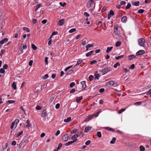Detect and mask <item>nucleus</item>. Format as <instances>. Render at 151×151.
Returning a JSON list of instances; mask_svg holds the SVG:
<instances>
[{
  "instance_id": "1",
  "label": "nucleus",
  "mask_w": 151,
  "mask_h": 151,
  "mask_svg": "<svg viewBox=\"0 0 151 151\" xmlns=\"http://www.w3.org/2000/svg\"><path fill=\"white\" fill-rule=\"evenodd\" d=\"M145 40L143 38H142L139 40L138 42L139 44L141 46H144Z\"/></svg>"
},
{
  "instance_id": "2",
  "label": "nucleus",
  "mask_w": 151,
  "mask_h": 151,
  "mask_svg": "<svg viewBox=\"0 0 151 151\" xmlns=\"http://www.w3.org/2000/svg\"><path fill=\"white\" fill-rule=\"evenodd\" d=\"M110 68H105L103 70L102 72L103 73V75H104L106 73L108 72H109L110 71Z\"/></svg>"
},
{
  "instance_id": "3",
  "label": "nucleus",
  "mask_w": 151,
  "mask_h": 151,
  "mask_svg": "<svg viewBox=\"0 0 151 151\" xmlns=\"http://www.w3.org/2000/svg\"><path fill=\"white\" fill-rule=\"evenodd\" d=\"M65 21L64 19H62L59 20L57 23L58 25L59 26H62L64 24Z\"/></svg>"
},
{
  "instance_id": "4",
  "label": "nucleus",
  "mask_w": 151,
  "mask_h": 151,
  "mask_svg": "<svg viewBox=\"0 0 151 151\" xmlns=\"http://www.w3.org/2000/svg\"><path fill=\"white\" fill-rule=\"evenodd\" d=\"M69 139V136L68 134H65L62 137V139L65 142L67 141Z\"/></svg>"
},
{
  "instance_id": "5",
  "label": "nucleus",
  "mask_w": 151,
  "mask_h": 151,
  "mask_svg": "<svg viewBox=\"0 0 151 151\" xmlns=\"http://www.w3.org/2000/svg\"><path fill=\"white\" fill-rule=\"evenodd\" d=\"M145 53V51L143 50H140L138 51L136 53V55L137 56L143 54Z\"/></svg>"
},
{
  "instance_id": "6",
  "label": "nucleus",
  "mask_w": 151,
  "mask_h": 151,
  "mask_svg": "<svg viewBox=\"0 0 151 151\" xmlns=\"http://www.w3.org/2000/svg\"><path fill=\"white\" fill-rule=\"evenodd\" d=\"M81 84L82 86L83 89H84L86 88V81H83L81 82Z\"/></svg>"
},
{
  "instance_id": "7",
  "label": "nucleus",
  "mask_w": 151,
  "mask_h": 151,
  "mask_svg": "<svg viewBox=\"0 0 151 151\" xmlns=\"http://www.w3.org/2000/svg\"><path fill=\"white\" fill-rule=\"evenodd\" d=\"M78 137L77 134H75L72 137L71 139L73 140V141H74V142L77 140V138Z\"/></svg>"
},
{
  "instance_id": "8",
  "label": "nucleus",
  "mask_w": 151,
  "mask_h": 151,
  "mask_svg": "<svg viewBox=\"0 0 151 151\" xmlns=\"http://www.w3.org/2000/svg\"><path fill=\"white\" fill-rule=\"evenodd\" d=\"M93 117V115H89L87 117L86 119L84 120V121L88 122L92 119Z\"/></svg>"
},
{
  "instance_id": "9",
  "label": "nucleus",
  "mask_w": 151,
  "mask_h": 151,
  "mask_svg": "<svg viewBox=\"0 0 151 151\" xmlns=\"http://www.w3.org/2000/svg\"><path fill=\"white\" fill-rule=\"evenodd\" d=\"M17 124H15V122H13L12 123L11 126V128L13 130L16 127H17Z\"/></svg>"
},
{
  "instance_id": "10",
  "label": "nucleus",
  "mask_w": 151,
  "mask_h": 151,
  "mask_svg": "<svg viewBox=\"0 0 151 151\" xmlns=\"http://www.w3.org/2000/svg\"><path fill=\"white\" fill-rule=\"evenodd\" d=\"M114 32L116 35H118L119 34V33L118 32V28L117 27H115L114 29Z\"/></svg>"
},
{
  "instance_id": "11",
  "label": "nucleus",
  "mask_w": 151,
  "mask_h": 151,
  "mask_svg": "<svg viewBox=\"0 0 151 151\" xmlns=\"http://www.w3.org/2000/svg\"><path fill=\"white\" fill-rule=\"evenodd\" d=\"M93 44H88L86 46V51L88 50V48L90 47H93Z\"/></svg>"
},
{
  "instance_id": "12",
  "label": "nucleus",
  "mask_w": 151,
  "mask_h": 151,
  "mask_svg": "<svg viewBox=\"0 0 151 151\" xmlns=\"http://www.w3.org/2000/svg\"><path fill=\"white\" fill-rule=\"evenodd\" d=\"M93 0H90L88 2L86 5V6L87 8L90 7L91 5V4L92 3Z\"/></svg>"
},
{
  "instance_id": "13",
  "label": "nucleus",
  "mask_w": 151,
  "mask_h": 151,
  "mask_svg": "<svg viewBox=\"0 0 151 151\" xmlns=\"http://www.w3.org/2000/svg\"><path fill=\"white\" fill-rule=\"evenodd\" d=\"M8 40V39L5 38L0 41V43L1 44H3L4 43L6 42Z\"/></svg>"
},
{
  "instance_id": "14",
  "label": "nucleus",
  "mask_w": 151,
  "mask_h": 151,
  "mask_svg": "<svg viewBox=\"0 0 151 151\" xmlns=\"http://www.w3.org/2000/svg\"><path fill=\"white\" fill-rule=\"evenodd\" d=\"M127 18L126 16H124L121 19V21L123 22H126L127 21Z\"/></svg>"
},
{
  "instance_id": "15",
  "label": "nucleus",
  "mask_w": 151,
  "mask_h": 151,
  "mask_svg": "<svg viewBox=\"0 0 151 151\" xmlns=\"http://www.w3.org/2000/svg\"><path fill=\"white\" fill-rule=\"evenodd\" d=\"M113 47L112 46L110 47H108L107 48V49L106 50V52L107 53H109L110 51L112 50V49L113 48Z\"/></svg>"
},
{
  "instance_id": "16",
  "label": "nucleus",
  "mask_w": 151,
  "mask_h": 151,
  "mask_svg": "<svg viewBox=\"0 0 151 151\" xmlns=\"http://www.w3.org/2000/svg\"><path fill=\"white\" fill-rule=\"evenodd\" d=\"M114 82L113 81H110L108 83V85L109 86H111L114 85Z\"/></svg>"
},
{
  "instance_id": "17",
  "label": "nucleus",
  "mask_w": 151,
  "mask_h": 151,
  "mask_svg": "<svg viewBox=\"0 0 151 151\" xmlns=\"http://www.w3.org/2000/svg\"><path fill=\"white\" fill-rule=\"evenodd\" d=\"M100 76V74L99 73H98V72H97V73L95 74V79H96L98 80L99 79Z\"/></svg>"
},
{
  "instance_id": "18",
  "label": "nucleus",
  "mask_w": 151,
  "mask_h": 151,
  "mask_svg": "<svg viewBox=\"0 0 151 151\" xmlns=\"http://www.w3.org/2000/svg\"><path fill=\"white\" fill-rule=\"evenodd\" d=\"M91 127L87 126L85 128V132H88L90 131L91 129Z\"/></svg>"
},
{
  "instance_id": "19",
  "label": "nucleus",
  "mask_w": 151,
  "mask_h": 151,
  "mask_svg": "<svg viewBox=\"0 0 151 151\" xmlns=\"http://www.w3.org/2000/svg\"><path fill=\"white\" fill-rule=\"evenodd\" d=\"M47 114V112L46 110H44L42 112V117H45Z\"/></svg>"
},
{
  "instance_id": "20",
  "label": "nucleus",
  "mask_w": 151,
  "mask_h": 151,
  "mask_svg": "<svg viewBox=\"0 0 151 151\" xmlns=\"http://www.w3.org/2000/svg\"><path fill=\"white\" fill-rule=\"evenodd\" d=\"M12 86L14 90H16L17 89L16 83L15 82H13L12 84Z\"/></svg>"
},
{
  "instance_id": "21",
  "label": "nucleus",
  "mask_w": 151,
  "mask_h": 151,
  "mask_svg": "<svg viewBox=\"0 0 151 151\" xmlns=\"http://www.w3.org/2000/svg\"><path fill=\"white\" fill-rule=\"evenodd\" d=\"M139 1H136V2H132V5H133L134 6H139Z\"/></svg>"
},
{
  "instance_id": "22",
  "label": "nucleus",
  "mask_w": 151,
  "mask_h": 151,
  "mask_svg": "<svg viewBox=\"0 0 151 151\" xmlns=\"http://www.w3.org/2000/svg\"><path fill=\"white\" fill-rule=\"evenodd\" d=\"M94 52L93 51H91L89 52H88L86 54V56L87 57L91 55L92 53H93Z\"/></svg>"
},
{
  "instance_id": "23",
  "label": "nucleus",
  "mask_w": 151,
  "mask_h": 151,
  "mask_svg": "<svg viewBox=\"0 0 151 151\" xmlns=\"http://www.w3.org/2000/svg\"><path fill=\"white\" fill-rule=\"evenodd\" d=\"M135 57V56L134 55H132L128 56V59L129 60H131Z\"/></svg>"
},
{
  "instance_id": "24",
  "label": "nucleus",
  "mask_w": 151,
  "mask_h": 151,
  "mask_svg": "<svg viewBox=\"0 0 151 151\" xmlns=\"http://www.w3.org/2000/svg\"><path fill=\"white\" fill-rule=\"evenodd\" d=\"M74 143V141H71L69 142L66 143L65 144V145L66 146H68Z\"/></svg>"
},
{
  "instance_id": "25",
  "label": "nucleus",
  "mask_w": 151,
  "mask_h": 151,
  "mask_svg": "<svg viewBox=\"0 0 151 151\" xmlns=\"http://www.w3.org/2000/svg\"><path fill=\"white\" fill-rule=\"evenodd\" d=\"M83 99V96H81L80 97H77L76 99V101L77 102H78L79 101Z\"/></svg>"
},
{
  "instance_id": "26",
  "label": "nucleus",
  "mask_w": 151,
  "mask_h": 151,
  "mask_svg": "<svg viewBox=\"0 0 151 151\" xmlns=\"http://www.w3.org/2000/svg\"><path fill=\"white\" fill-rule=\"evenodd\" d=\"M8 144L7 143H5L2 146V148L3 150L6 149L7 147Z\"/></svg>"
},
{
  "instance_id": "27",
  "label": "nucleus",
  "mask_w": 151,
  "mask_h": 151,
  "mask_svg": "<svg viewBox=\"0 0 151 151\" xmlns=\"http://www.w3.org/2000/svg\"><path fill=\"white\" fill-rule=\"evenodd\" d=\"M121 43L120 41H118L115 44V46L116 47H119L120 46Z\"/></svg>"
},
{
  "instance_id": "28",
  "label": "nucleus",
  "mask_w": 151,
  "mask_h": 151,
  "mask_svg": "<svg viewBox=\"0 0 151 151\" xmlns=\"http://www.w3.org/2000/svg\"><path fill=\"white\" fill-rule=\"evenodd\" d=\"M71 118L70 117H68L67 119L64 120V122H68L71 121Z\"/></svg>"
},
{
  "instance_id": "29",
  "label": "nucleus",
  "mask_w": 151,
  "mask_h": 151,
  "mask_svg": "<svg viewBox=\"0 0 151 151\" xmlns=\"http://www.w3.org/2000/svg\"><path fill=\"white\" fill-rule=\"evenodd\" d=\"M26 123L27 124L26 125V128H28L30 126V121L29 120H27L26 121Z\"/></svg>"
},
{
  "instance_id": "30",
  "label": "nucleus",
  "mask_w": 151,
  "mask_h": 151,
  "mask_svg": "<svg viewBox=\"0 0 151 151\" xmlns=\"http://www.w3.org/2000/svg\"><path fill=\"white\" fill-rule=\"evenodd\" d=\"M101 110H100L99 111L97 112L96 114H93V116H95V117H97L100 113L101 112Z\"/></svg>"
},
{
  "instance_id": "31",
  "label": "nucleus",
  "mask_w": 151,
  "mask_h": 151,
  "mask_svg": "<svg viewBox=\"0 0 151 151\" xmlns=\"http://www.w3.org/2000/svg\"><path fill=\"white\" fill-rule=\"evenodd\" d=\"M76 31V28H72L70 29L69 31L68 32L70 33H72L74 32H75Z\"/></svg>"
},
{
  "instance_id": "32",
  "label": "nucleus",
  "mask_w": 151,
  "mask_h": 151,
  "mask_svg": "<svg viewBox=\"0 0 151 151\" xmlns=\"http://www.w3.org/2000/svg\"><path fill=\"white\" fill-rule=\"evenodd\" d=\"M83 60H78L77 62V63L74 66L75 67L77 65H78L80 64H81L83 62Z\"/></svg>"
},
{
  "instance_id": "33",
  "label": "nucleus",
  "mask_w": 151,
  "mask_h": 151,
  "mask_svg": "<svg viewBox=\"0 0 151 151\" xmlns=\"http://www.w3.org/2000/svg\"><path fill=\"white\" fill-rule=\"evenodd\" d=\"M116 138L115 137L113 138L112 140L110 141V143L111 144H113L115 142Z\"/></svg>"
},
{
  "instance_id": "34",
  "label": "nucleus",
  "mask_w": 151,
  "mask_h": 151,
  "mask_svg": "<svg viewBox=\"0 0 151 151\" xmlns=\"http://www.w3.org/2000/svg\"><path fill=\"white\" fill-rule=\"evenodd\" d=\"M47 86V85H46L45 84L43 85H42L41 86V90H42L45 89V88H46Z\"/></svg>"
},
{
  "instance_id": "35",
  "label": "nucleus",
  "mask_w": 151,
  "mask_h": 151,
  "mask_svg": "<svg viewBox=\"0 0 151 151\" xmlns=\"http://www.w3.org/2000/svg\"><path fill=\"white\" fill-rule=\"evenodd\" d=\"M31 45L32 48L33 50H35L37 49V47L34 44H32Z\"/></svg>"
},
{
  "instance_id": "36",
  "label": "nucleus",
  "mask_w": 151,
  "mask_h": 151,
  "mask_svg": "<svg viewBox=\"0 0 151 151\" xmlns=\"http://www.w3.org/2000/svg\"><path fill=\"white\" fill-rule=\"evenodd\" d=\"M140 151H144L145 150V147L142 145H141L139 147Z\"/></svg>"
},
{
  "instance_id": "37",
  "label": "nucleus",
  "mask_w": 151,
  "mask_h": 151,
  "mask_svg": "<svg viewBox=\"0 0 151 151\" xmlns=\"http://www.w3.org/2000/svg\"><path fill=\"white\" fill-rule=\"evenodd\" d=\"M108 14L111 16H113L114 15V12L112 10H111Z\"/></svg>"
},
{
  "instance_id": "38",
  "label": "nucleus",
  "mask_w": 151,
  "mask_h": 151,
  "mask_svg": "<svg viewBox=\"0 0 151 151\" xmlns=\"http://www.w3.org/2000/svg\"><path fill=\"white\" fill-rule=\"evenodd\" d=\"M97 134L99 138H101V134L100 132H98Z\"/></svg>"
},
{
  "instance_id": "39",
  "label": "nucleus",
  "mask_w": 151,
  "mask_h": 151,
  "mask_svg": "<svg viewBox=\"0 0 151 151\" xmlns=\"http://www.w3.org/2000/svg\"><path fill=\"white\" fill-rule=\"evenodd\" d=\"M25 142V141H23V140H22L20 143L19 144V148H21V146H22V144L24 143V142Z\"/></svg>"
},
{
  "instance_id": "40",
  "label": "nucleus",
  "mask_w": 151,
  "mask_h": 151,
  "mask_svg": "<svg viewBox=\"0 0 151 151\" xmlns=\"http://www.w3.org/2000/svg\"><path fill=\"white\" fill-rule=\"evenodd\" d=\"M120 65V64L119 63H116L114 64V68H116L117 66H119Z\"/></svg>"
},
{
  "instance_id": "41",
  "label": "nucleus",
  "mask_w": 151,
  "mask_h": 151,
  "mask_svg": "<svg viewBox=\"0 0 151 151\" xmlns=\"http://www.w3.org/2000/svg\"><path fill=\"white\" fill-rule=\"evenodd\" d=\"M23 29L24 30H26L27 32H29L30 31L29 29L27 27H23Z\"/></svg>"
},
{
  "instance_id": "42",
  "label": "nucleus",
  "mask_w": 151,
  "mask_h": 151,
  "mask_svg": "<svg viewBox=\"0 0 151 151\" xmlns=\"http://www.w3.org/2000/svg\"><path fill=\"white\" fill-rule=\"evenodd\" d=\"M76 85V83L74 82H72V83H71L70 84V88H72L73 87V86H75Z\"/></svg>"
},
{
  "instance_id": "43",
  "label": "nucleus",
  "mask_w": 151,
  "mask_h": 151,
  "mask_svg": "<svg viewBox=\"0 0 151 151\" xmlns=\"http://www.w3.org/2000/svg\"><path fill=\"white\" fill-rule=\"evenodd\" d=\"M94 77L92 75H90L89 77V79L90 81H91L93 79Z\"/></svg>"
},
{
  "instance_id": "44",
  "label": "nucleus",
  "mask_w": 151,
  "mask_h": 151,
  "mask_svg": "<svg viewBox=\"0 0 151 151\" xmlns=\"http://www.w3.org/2000/svg\"><path fill=\"white\" fill-rule=\"evenodd\" d=\"M125 109L124 108H123L120 110L118 112V114H121L123 111H125Z\"/></svg>"
},
{
  "instance_id": "45",
  "label": "nucleus",
  "mask_w": 151,
  "mask_h": 151,
  "mask_svg": "<svg viewBox=\"0 0 151 151\" xmlns=\"http://www.w3.org/2000/svg\"><path fill=\"white\" fill-rule=\"evenodd\" d=\"M124 56L123 55H121L119 56H118L116 57L115 59L117 60H119L120 58H123L124 57Z\"/></svg>"
},
{
  "instance_id": "46",
  "label": "nucleus",
  "mask_w": 151,
  "mask_h": 151,
  "mask_svg": "<svg viewBox=\"0 0 151 151\" xmlns=\"http://www.w3.org/2000/svg\"><path fill=\"white\" fill-rule=\"evenodd\" d=\"M42 6V4H40L38 5H37L36 6V8L35 9V11H37L38 9H39L40 7Z\"/></svg>"
},
{
  "instance_id": "47",
  "label": "nucleus",
  "mask_w": 151,
  "mask_h": 151,
  "mask_svg": "<svg viewBox=\"0 0 151 151\" xmlns=\"http://www.w3.org/2000/svg\"><path fill=\"white\" fill-rule=\"evenodd\" d=\"M48 58L47 57H46L45 58V64L46 65H47L48 63Z\"/></svg>"
},
{
  "instance_id": "48",
  "label": "nucleus",
  "mask_w": 151,
  "mask_h": 151,
  "mask_svg": "<svg viewBox=\"0 0 151 151\" xmlns=\"http://www.w3.org/2000/svg\"><path fill=\"white\" fill-rule=\"evenodd\" d=\"M72 66H73V65H71V66H68L64 70L65 71H66L68 70L71 67H72Z\"/></svg>"
},
{
  "instance_id": "49",
  "label": "nucleus",
  "mask_w": 151,
  "mask_h": 151,
  "mask_svg": "<svg viewBox=\"0 0 151 151\" xmlns=\"http://www.w3.org/2000/svg\"><path fill=\"white\" fill-rule=\"evenodd\" d=\"M105 129L111 131H114V129H113L111 128H109V127H106L105 128Z\"/></svg>"
},
{
  "instance_id": "50",
  "label": "nucleus",
  "mask_w": 151,
  "mask_h": 151,
  "mask_svg": "<svg viewBox=\"0 0 151 151\" xmlns=\"http://www.w3.org/2000/svg\"><path fill=\"white\" fill-rule=\"evenodd\" d=\"M144 11L143 9H140L138 10V12L139 13L141 14Z\"/></svg>"
},
{
  "instance_id": "51",
  "label": "nucleus",
  "mask_w": 151,
  "mask_h": 151,
  "mask_svg": "<svg viewBox=\"0 0 151 151\" xmlns=\"http://www.w3.org/2000/svg\"><path fill=\"white\" fill-rule=\"evenodd\" d=\"M23 133V131H21L20 132L18 133L16 135V137H18L19 136L21 135Z\"/></svg>"
},
{
  "instance_id": "52",
  "label": "nucleus",
  "mask_w": 151,
  "mask_h": 151,
  "mask_svg": "<svg viewBox=\"0 0 151 151\" xmlns=\"http://www.w3.org/2000/svg\"><path fill=\"white\" fill-rule=\"evenodd\" d=\"M135 66L134 64H132L131 66L129 67V69H133L134 68Z\"/></svg>"
},
{
  "instance_id": "53",
  "label": "nucleus",
  "mask_w": 151,
  "mask_h": 151,
  "mask_svg": "<svg viewBox=\"0 0 151 151\" xmlns=\"http://www.w3.org/2000/svg\"><path fill=\"white\" fill-rule=\"evenodd\" d=\"M59 4L62 6L64 7L66 5V4L65 3H64L63 4L61 2H60L59 3Z\"/></svg>"
},
{
  "instance_id": "54",
  "label": "nucleus",
  "mask_w": 151,
  "mask_h": 151,
  "mask_svg": "<svg viewBox=\"0 0 151 151\" xmlns=\"http://www.w3.org/2000/svg\"><path fill=\"white\" fill-rule=\"evenodd\" d=\"M7 102L9 104L13 103L15 102V101L14 100H8Z\"/></svg>"
},
{
  "instance_id": "55",
  "label": "nucleus",
  "mask_w": 151,
  "mask_h": 151,
  "mask_svg": "<svg viewBox=\"0 0 151 151\" xmlns=\"http://www.w3.org/2000/svg\"><path fill=\"white\" fill-rule=\"evenodd\" d=\"M131 6V4L129 3H128L127 6H126V9H129Z\"/></svg>"
},
{
  "instance_id": "56",
  "label": "nucleus",
  "mask_w": 151,
  "mask_h": 151,
  "mask_svg": "<svg viewBox=\"0 0 151 151\" xmlns=\"http://www.w3.org/2000/svg\"><path fill=\"white\" fill-rule=\"evenodd\" d=\"M91 141L90 140H88L86 141L85 142V145H88L91 143Z\"/></svg>"
},
{
  "instance_id": "57",
  "label": "nucleus",
  "mask_w": 151,
  "mask_h": 151,
  "mask_svg": "<svg viewBox=\"0 0 151 151\" xmlns=\"http://www.w3.org/2000/svg\"><path fill=\"white\" fill-rule=\"evenodd\" d=\"M5 72V70L4 69L2 68H1L0 69V73H4Z\"/></svg>"
},
{
  "instance_id": "58",
  "label": "nucleus",
  "mask_w": 151,
  "mask_h": 151,
  "mask_svg": "<svg viewBox=\"0 0 151 151\" xmlns=\"http://www.w3.org/2000/svg\"><path fill=\"white\" fill-rule=\"evenodd\" d=\"M60 106V104L59 103H58L56 105L55 107L56 109H58L59 108Z\"/></svg>"
},
{
  "instance_id": "59",
  "label": "nucleus",
  "mask_w": 151,
  "mask_h": 151,
  "mask_svg": "<svg viewBox=\"0 0 151 151\" xmlns=\"http://www.w3.org/2000/svg\"><path fill=\"white\" fill-rule=\"evenodd\" d=\"M97 62V61L95 60H93L91 62V64H93L94 63H96Z\"/></svg>"
},
{
  "instance_id": "60",
  "label": "nucleus",
  "mask_w": 151,
  "mask_h": 151,
  "mask_svg": "<svg viewBox=\"0 0 151 151\" xmlns=\"http://www.w3.org/2000/svg\"><path fill=\"white\" fill-rule=\"evenodd\" d=\"M84 15L86 17H88L89 16V14L87 12H85L84 13Z\"/></svg>"
},
{
  "instance_id": "61",
  "label": "nucleus",
  "mask_w": 151,
  "mask_h": 151,
  "mask_svg": "<svg viewBox=\"0 0 151 151\" xmlns=\"http://www.w3.org/2000/svg\"><path fill=\"white\" fill-rule=\"evenodd\" d=\"M16 142L15 141H13L11 143V145L12 146H14L16 145Z\"/></svg>"
},
{
  "instance_id": "62",
  "label": "nucleus",
  "mask_w": 151,
  "mask_h": 151,
  "mask_svg": "<svg viewBox=\"0 0 151 151\" xmlns=\"http://www.w3.org/2000/svg\"><path fill=\"white\" fill-rule=\"evenodd\" d=\"M78 136H83V133L81 132H78Z\"/></svg>"
},
{
  "instance_id": "63",
  "label": "nucleus",
  "mask_w": 151,
  "mask_h": 151,
  "mask_svg": "<svg viewBox=\"0 0 151 151\" xmlns=\"http://www.w3.org/2000/svg\"><path fill=\"white\" fill-rule=\"evenodd\" d=\"M4 69H6L8 68V65L7 64H5L3 67Z\"/></svg>"
},
{
  "instance_id": "64",
  "label": "nucleus",
  "mask_w": 151,
  "mask_h": 151,
  "mask_svg": "<svg viewBox=\"0 0 151 151\" xmlns=\"http://www.w3.org/2000/svg\"><path fill=\"white\" fill-rule=\"evenodd\" d=\"M147 95L148 94L151 97V89H150L148 92L147 93Z\"/></svg>"
}]
</instances>
